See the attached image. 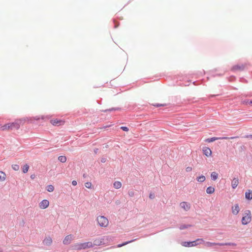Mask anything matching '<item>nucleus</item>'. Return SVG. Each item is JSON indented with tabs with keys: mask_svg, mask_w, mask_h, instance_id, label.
<instances>
[{
	"mask_svg": "<svg viewBox=\"0 0 252 252\" xmlns=\"http://www.w3.org/2000/svg\"><path fill=\"white\" fill-rule=\"evenodd\" d=\"M49 205V201L47 199H44L39 203V207L41 209H46Z\"/></svg>",
	"mask_w": 252,
	"mask_h": 252,
	"instance_id": "obj_8",
	"label": "nucleus"
},
{
	"mask_svg": "<svg viewBox=\"0 0 252 252\" xmlns=\"http://www.w3.org/2000/svg\"><path fill=\"white\" fill-rule=\"evenodd\" d=\"M135 240H136V239H135ZM134 241V240H130V241H129L123 243H122V244H120L118 245L117 247H118V248H120V247H123V246H124L126 245V244H129V243H131V242H133V241Z\"/></svg>",
	"mask_w": 252,
	"mask_h": 252,
	"instance_id": "obj_29",
	"label": "nucleus"
},
{
	"mask_svg": "<svg viewBox=\"0 0 252 252\" xmlns=\"http://www.w3.org/2000/svg\"><path fill=\"white\" fill-rule=\"evenodd\" d=\"M86 176H87L86 174H83V177H84V178H86Z\"/></svg>",
	"mask_w": 252,
	"mask_h": 252,
	"instance_id": "obj_45",
	"label": "nucleus"
},
{
	"mask_svg": "<svg viewBox=\"0 0 252 252\" xmlns=\"http://www.w3.org/2000/svg\"><path fill=\"white\" fill-rule=\"evenodd\" d=\"M231 209L232 213L234 215H237L240 211L239 205L238 204H235L234 206H232Z\"/></svg>",
	"mask_w": 252,
	"mask_h": 252,
	"instance_id": "obj_10",
	"label": "nucleus"
},
{
	"mask_svg": "<svg viewBox=\"0 0 252 252\" xmlns=\"http://www.w3.org/2000/svg\"><path fill=\"white\" fill-rule=\"evenodd\" d=\"M109 238V236H104L102 237L101 238L97 239L94 240L93 245L99 246V245H105L106 242V240H108Z\"/></svg>",
	"mask_w": 252,
	"mask_h": 252,
	"instance_id": "obj_6",
	"label": "nucleus"
},
{
	"mask_svg": "<svg viewBox=\"0 0 252 252\" xmlns=\"http://www.w3.org/2000/svg\"><path fill=\"white\" fill-rule=\"evenodd\" d=\"M39 117H36V120H39Z\"/></svg>",
	"mask_w": 252,
	"mask_h": 252,
	"instance_id": "obj_47",
	"label": "nucleus"
},
{
	"mask_svg": "<svg viewBox=\"0 0 252 252\" xmlns=\"http://www.w3.org/2000/svg\"><path fill=\"white\" fill-rule=\"evenodd\" d=\"M50 122L54 126H60L63 125L64 123V121L57 119H52L51 120Z\"/></svg>",
	"mask_w": 252,
	"mask_h": 252,
	"instance_id": "obj_11",
	"label": "nucleus"
},
{
	"mask_svg": "<svg viewBox=\"0 0 252 252\" xmlns=\"http://www.w3.org/2000/svg\"><path fill=\"white\" fill-rule=\"evenodd\" d=\"M203 154L207 157L211 156L212 155V151L208 147H204L203 148Z\"/></svg>",
	"mask_w": 252,
	"mask_h": 252,
	"instance_id": "obj_14",
	"label": "nucleus"
},
{
	"mask_svg": "<svg viewBox=\"0 0 252 252\" xmlns=\"http://www.w3.org/2000/svg\"><path fill=\"white\" fill-rule=\"evenodd\" d=\"M12 169L15 171H18L19 169V166L18 164H12Z\"/></svg>",
	"mask_w": 252,
	"mask_h": 252,
	"instance_id": "obj_32",
	"label": "nucleus"
},
{
	"mask_svg": "<svg viewBox=\"0 0 252 252\" xmlns=\"http://www.w3.org/2000/svg\"><path fill=\"white\" fill-rule=\"evenodd\" d=\"M77 183L76 181L73 180L72 181V185L73 186H76V185H77Z\"/></svg>",
	"mask_w": 252,
	"mask_h": 252,
	"instance_id": "obj_38",
	"label": "nucleus"
},
{
	"mask_svg": "<svg viewBox=\"0 0 252 252\" xmlns=\"http://www.w3.org/2000/svg\"><path fill=\"white\" fill-rule=\"evenodd\" d=\"M186 170L188 172H190L192 170V167L188 166L186 168Z\"/></svg>",
	"mask_w": 252,
	"mask_h": 252,
	"instance_id": "obj_36",
	"label": "nucleus"
},
{
	"mask_svg": "<svg viewBox=\"0 0 252 252\" xmlns=\"http://www.w3.org/2000/svg\"><path fill=\"white\" fill-rule=\"evenodd\" d=\"M121 129H122L123 130L125 131H128L129 129L126 126H121Z\"/></svg>",
	"mask_w": 252,
	"mask_h": 252,
	"instance_id": "obj_35",
	"label": "nucleus"
},
{
	"mask_svg": "<svg viewBox=\"0 0 252 252\" xmlns=\"http://www.w3.org/2000/svg\"><path fill=\"white\" fill-rule=\"evenodd\" d=\"M44 245L47 246L50 245L52 243V238L50 237H46L43 241Z\"/></svg>",
	"mask_w": 252,
	"mask_h": 252,
	"instance_id": "obj_16",
	"label": "nucleus"
},
{
	"mask_svg": "<svg viewBox=\"0 0 252 252\" xmlns=\"http://www.w3.org/2000/svg\"><path fill=\"white\" fill-rule=\"evenodd\" d=\"M180 207L185 211H188L190 208V204L187 202H182L180 203Z\"/></svg>",
	"mask_w": 252,
	"mask_h": 252,
	"instance_id": "obj_12",
	"label": "nucleus"
},
{
	"mask_svg": "<svg viewBox=\"0 0 252 252\" xmlns=\"http://www.w3.org/2000/svg\"><path fill=\"white\" fill-rule=\"evenodd\" d=\"M235 137H213L210 138H208L206 140V141L207 142H213L219 139H233Z\"/></svg>",
	"mask_w": 252,
	"mask_h": 252,
	"instance_id": "obj_7",
	"label": "nucleus"
},
{
	"mask_svg": "<svg viewBox=\"0 0 252 252\" xmlns=\"http://www.w3.org/2000/svg\"><path fill=\"white\" fill-rule=\"evenodd\" d=\"M252 220L251 213L250 210H246L245 212L244 216L242 218V223L243 225H246L250 223Z\"/></svg>",
	"mask_w": 252,
	"mask_h": 252,
	"instance_id": "obj_3",
	"label": "nucleus"
},
{
	"mask_svg": "<svg viewBox=\"0 0 252 252\" xmlns=\"http://www.w3.org/2000/svg\"><path fill=\"white\" fill-rule=\"evenodd\" d=\"M220 246H232L233 248L237 246V244L234 243H220Z\"/></svg>",
	"mask_w": 252,
	"mask_h": 252,
	"instance_id": "obj_19",
	"label": "nucleus"
},
{
	"mask_svg": "<svg viewBox=\"0 0 252 252\" xmlns=\"http://www.w3.org/2000/svg\"><path fill=\"white\" fill-rule=\"evenodd\" d=\"M246 137L252 138V135H247L246 136Z\"/></svg>",
	"mask_w": 252,
	"mask_h": 252,
	"instance_id": "obj_42",
	"label": "nucleus"
},
{
	"mask_svg": "<svg viewBox=\"0 0 252 252\" xmlns=\"http://www.w3.org/2000/svg\"><path fill=\"white\" fill-rule=\"evenodd\" d=\"M114 22L115 23V21L114 20ZM118 26V25H117L116 23H115L114 28H117Z\"/></svg>",
	"mask_w": 252,
	"mask_h": 252,
	"instance_id": "obj_43",
	"label": "nucleus"
},
{
	"mask_svg": "<svg viewBox=\"0 0 252 252\" xmlns=\"http://www.w3.org/2000/svg\"><path fill=\"white\" fill-rule=\"evenodd\" d=\"M204 242L203 239H197L195 241L184 242L182 243V246L186 247H191L201 244Z\"/></svg>",
	"mask_w": 252,
	"mask_h": 252,
	"instance_id": "obj_2",
	"label": "nucleus"
},
{
	"mask_svg": "<svg viewBox=\"0 0 252 252\" xmlns=\"http://www.w3.org/2000/svg\"><path fill=\"white\" fill-rule=\"evenodd\" d=\"M58 159L60 162L64 163L66 161V158L64 156H60L58 157Z\"/></svg>",
	"mask_w": 252,
	"mask_h": 252,
	"instance_id": "obj_26",
	"label": "nucleus"
},
{
	"mask_svg": "<svg viewBox=\"0 0 252 252\" xmlns=\"http://www.w3.org/2000/svg\"><path fill=\"white\" fill-rule=\"evenodd\" d=\"M245 197L248 200H251L252 199V190L249 189L245 192Z\"/></svg>",
	"mask_w": 252,
	"mask_h": 252,
	"instance_id": "obj_17",
	"label": "nucleus"
},
{
	"mask_svg": "<svg viewBox=\"0 0 252 252\" xmlns=\"http://www.w3.org/2000/svg\"><path fill=\"white\" fill-rule=\"evenodd\" d=\"M96 220L98 224L101 227H105L108 225L109 221L107 218L103 216H98Z\"/></svg>",
	"mask_w": 252,
	"mask_h": 252,
	"instance_id": "obj_5",
	"label": "nucleus"
},
{
	"mask_svg": "<svg viewBox=\"0 0 252 252\" xmlns=\"http://www.w3.org/2000/svg\"><path fill=\"white\" fill-rule=\"evenodd\" d=\"M121 110V108L120 107H113L109 109H106L103 111L104 112H107V111H116V110Z\"/></svg>",
	"mask_w": 252,
	"mask_h": 252,
	"instance_id": "obj_31",
	"label": "nucleus"
},
{
	"mask_svg": "<svg viewBox=\"0 0 252 252\" xmlns=\"http://www.w3.org/2000/svg\"><path fill=\"white\" fill-rule=\"evenodd\" d=\"M242 103L243 104H249L252 105V100H249L248 99H245L242 101Z\"/></svg>",
	"mask_w": 252,
	"mask_h": 252,
	"instance_id": "obj_30",
	"label": "nucleus"
},
{
	"mask_svg": "<svg viewBox=\"0 0 252 252\" xmlns=\"http://www.w3.org/2000/svg\"><path fill=\"white\" fill-rule=\"evenodd\" d=\"M215 191V189L214 187L210 186L208 187L206 189V192L208 194H212Z\"/></svg>",
	"mask_w": 252,
	"mask_h": 252,
	"instance_id": "obj_22",
	"label": "nucleus"
},
{
	"mask_svg": "<svg viewBox=\"0 0 252 252\" xmlns=\"http://www.w3.org/2000/svg\"><path fill=\"white\" fill-rule=\"evenodd\" d=\"M154 106H156V107H159V106H164V105L163 104H160L157 103V104H155Z\"/></svg>",
	"mask_w": 252,
	"mask_h": 252,
	"instance_id": "obj_40",
	"label": "nucleus"
},
{
	"mask_svg": "<svg viewBox=\"0 0 252 252\" xmlns=\"http://www.w3.org/2000/svg\"><path fill=\"white\" fill-rule=\"evenodd\" d=\"M46 190L49 192H52L54 190V187L51 185H48L46 187Z\"/></svg>",
	"mask_w": 252,
	"mask_h": 252,
	"instance_id": "obj_27",
	"label": "nucleus"
},
{
	"mask_svg": "<svg viewBox=\"0 0 252 252\" xmlns=\"http://www.w3.org/2000/svg\"><path fill=\"white\" fill-rule=\"evenodd\" d=\"M245 68V66L243 64H237L234 65L231 68V70L233 72H235L237 70H243Z\"/></svg>",
	"mask_w": 252,
	"mask_h": 252,
	"instance_id": "obj_9",
	"label": "nucleus"
},
{
	"mask_svg": "<svg viewBox=\"0 0 252 252\" xmlns=\"http://www.w3.org/2000/svg\"><path fill=\"white\" fill-rule=\"evenodd\" d=\"M195 83H196V82H195V81L193 82V84L194 85H196V84H195Z\"/></svg>",
	"mask_w": 252,
	"mask_h": 252,
	"instance_id": "obj_48",
	"label": "nucleus"
},
{
	"mask_svg": "<svg viewBox=\"0 0 252 252\" xmlns=\"http://www.w3.org/2000/svg\"><path fill=\"white\" fill-rule=\"evenodd\" d=\"M191 225L190 224H182L180 226L179 228L180 230H183L185 229L188 228L190 227Z\"/></svg>",
	"mask_w": 252,
	"mask_h": 252,
	"instance_id": "obj_28",
	"label": "nucleus"
},
{
	"mask_svg": "<svg viewBox=\"0 0 252 252\" xmlns=\"http://www.w3.org/2000/svg\"><path fill=\"white\" fill-rule=\"evenodd\" d=\"M106 161V159L105 158H102L101 159V161L102 162H105Z\"/></svg>",
	"mask_w": 252,
	"mask_h": 252,
	"instance_id": "obj_41",
	"label": "nucleus"
},
{
	"mask_svg": "<svg viewBox=\"0 0 252 252\" xmlns=\"http://www.w3.org/2000/svg\"><path fill=\"white\" fill-rule=\"evenodd\" d=\"M85 186L86 188H87L88 189H91L92 183L90 182H87L85 184Z\"/></svg>",
	"mask_w": 252,
	"mask_h": 252,
	"instance_id": "obj_33",
	"label": "nucleus"
},
{
	"mask_svg": "<svg viewBox=\"0 0 252 252\" xmlns=\"http://www.w3.org/2000/svg\"><path fill=\"white\" fill-rule=\"evenodd\" d=\"M74 249L77 250H80L82 249H86L87 248H90L93 247L92 242H88L78 244L74 246Z\"/></svg>",
	"mask_w": 252,
	"mask_h": 252,
	"instance_id": "obj_4",
	"label": "nucleus"
},
{
	"mask_svg": "<svg viewBox=\"0 0 252 252\" xmlns=\"http://www.w3.org/2000/svg\"><path fill=\"white\" fill-rule=\"evenodd\" d=\"M6 175L5 173L2 171H0V181H3L5 180Z\"/></svg>",
	"mask_w": 252,
	"mask_h": 252,
	"instance_id": "obj_24",
	"label": "nucleus"
},
{
	"mask_svg": "<svg viewBox=\"0 0 252 252\" xmlns=\"http://www.w3.org/2000/svg\"><path fill=\"white\" fill-rule=\"evenodd\" d=\"M239 184V179L238 178H234L231 182V186L232 189H235Z\"/></svg>",
	"mask_w": 252,
	"mask_h": 252,
	"instance_id": "obj_15",
	"label": "nucleus"
},
{
	"mask_svg": "<svg viewBox=\"0 0 252 252\" xmlns=\"http://www.w3.org/2000/svg\"><path fill=\"white\" fill-rule=\"evenodd\" d=\"M35 177V175H32L31 176V178L32 179H33Z\"/></svg>",
	"mask_w": 252,
	"mask_h": 252,
	"instance_id": "obj_44",
	"label": "nucleus"
},
{
	"mask_svg": "<svg viewBox=\"0 0 252 252\" xmlns=\"http://www.w3.org/2000/svg\"><path fill=\"white\" fill-rule=\"evenodd\" d=\"M29 169V166L27 164H26L22 167V171L24 173H26L28 172Z\"/></svg>",
	"mask_w": 252,
	"mask_h": 252,
	"instance_id": "obj_25",
	"label": "nucleus"
},
{
	"mask_svg": "<svg viewBox=\"0 0 252 252\" xmlns=\"http://www.w3.org/2000/svg\"><path fill=\"white\" fill-rule=\"evenodd\" d=\"M113 187L116 189H119L122 187V183L119 181H115L113 183Z\"/></svg>",
	"mask_w": 252,
	"mask_h": 252,
	"instance_id": "obj_20",
	"label": "nucleus"
},
{
	"mask_svg": "<svg viewBox=\"0 0 252 252\" xmlns=\"http://www.w3.org/2000/svg\"><path fill=\"white\" fill-rule=\"evenodd\" d=\"M218 177V174L216 172H212L211 174V178L212 180L215 181Z\"/></svg>",
	"mask_w": 252,
	"mask_h": 252,
	"instance_id": "obj_21",
	"label": "nucleus"
},
{
	"mask_svg": "<svg viewBox=\"0 0 252 252\" xmlns=\"http://www.w3.org/2000/svg\"><path fill=\"white\" fill-rule=\"evenodd\" d=\"M97 150H98V149H96V150H94V152H95V153H97Z\"/></svg>",
	"mask_w": 252,
	"mask_h": 252,
	"instance_id": "obj_46",
	"label": "nucleus"
},
{
	"mask_svg": "<svg viewBox=\"0 0 252 252\" xmlns=\"http://www.w3.org/2000/svg\"><path fill=\"white\" fill-rule=\"evenodd\" d=\"M203 243H204L205 246L207 247H211L216 245L220 246V243H212L210 242H205L204 241Z\"/></svg>",
	"mask_w": 252,
	"mask_h": 252,
	"instance_id": "obj_18",
	"label": "nucleus"
},
{
	"mask_svg": "<svg viewBox=\"0 0 252 252\" xmlns=\"http://www.w3.org/2000/svg\"><path fill=\"white\" fill-rule=\"evenodd\" d=\"M73 238V236L71 235H67L66 236L63 241V243L64 245H68L70 243L72 239Z\"/></svg>",
	"mask_w": 252,
	"mask_h": 252,
	"instance_id": "obj_13",
	"label": "nucleus"
},
{
	"mask_svg": "<svg viewBox=\"0 0 252 252\" xmlns=\"http://www.w3.org/2000/svg\"><path fill=\"white\" fill-rule=\"evenodd\" d=\"M128 194L129 195V196L132 197L134 195V192L132 190H129L128 192Z\"/></svg>",
	"mask_w": 252,
	"mask_h": 252,
	"instance_id": "obj_34",
	"label": "nucleus"
},
{
	"mask_svg": "<svg viewBox=\"0 0 252 252\" xmlns=\"http://www.w3.org/2000/svg\"><path fill=\"white\" fill-rule=\"evenodd\" d=\"M149 197L151 199H154L155 198V194L153 193H150L149 195Z\"/></svg>",
	"mask_w": 252,
	"mask_h": 252,
	"instance_id": "obj_37",
	"label": "nucleus"
},
{
	"mask_svg": "<svg viewBox=\"0 0 252 252\" xmlns=\"http://www.w3.org/2000/svg\"><path fill=\"white\" fill-rule=\"evenodd\" d=\"M26 121L25 119H19L16 120L14 122L9 123L4 125L2 128L3 130L5 129H18L20 125L23 124Z\"/></svg>",
	"mask_w": 252,
	"mask_h": 252,
	"instance_id": "obj_1",
	"label": "nucleus"
},
{
	"mask_svg": "<svg viewBox=\"0 0 252 252\" xmlns=\"http://www.w3.org/2000/svg\"><path fill=\"white\" fill-rule=\"evenodd\" d=\"M205 179V177L204 175H201L196 178L197 181L200 183L204 182Z\"/></svg>",
	"mask_w": 252,
	"mask_h": 252,
	"instance_id": "obj_23",
	"label": "nucleus"
},
{
	"mask_svg": "<svg viewBox=\"0 0 252 252\" xmlns=\"http://www.w3.org/2000/svg\"><path fill=\"white\" fill-rule=\"evenodd\" d=\"M219 94H210L209 95V98H212V97H215L216 96H218L219 95Z\"/></svg>",
	"mask_w": 252,
	"mask_h": 252,
	"instance_id": "obj_39",
	"label": "nucleus"
}]
</instances>
